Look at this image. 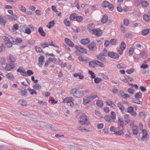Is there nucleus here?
I'll return each instance as SVG.
<instances>
[{
	"instance_id": "nucleus-1",
	"label": "nucleus",
	"mask_w": 150,
	"mask_h": 150,
	"mask_svg": "<svg viewBox=\"0 0 150 150\" xmlns=\"http://www.w3.org/2000/svg\"><path fill=\"white\" fill-rule=\"evenodd\" d=\"M79 122L81 124L83 125H88L89 123L88 117L85 114H83L80 116Z\"/></svg>"
},
{
	"instance_id": "nucleus-2",
	"label": "nucleus",
	"mask_w": 150,
	"mask_h": 150,
	"mask_svg": "<svg viewBox=\"0 0 150 150\" xmlns=\"http://www.w3.org/2000/svg\"><path fill=\"white\" fill-rule=\"evenodd\" d=\"M102 5L103 7L106 8L108 7L109 9L112 10L113 9V5L110 4L108 1H104L102 3Z\"/></svg>"
},
{
	"instance_id": "nucleus-3",
	"label": "nucleus",
	"mask_w": 150,
	"mask_h": 150,
	"mask_svg": "<svg viewBox=\"0 0 150 150\" xmlns=\"http://www.w3.org/2000/svg\"><path fill=\"white\" fill-rule=\"evenodd\" d=\"M108 55L109 57L114 59H117L119 57L118 54L113 52H109L108 53Z\"/></svg>"
},
{
	"instance_id": "nucleus-4",
	"label": "nucleus",
	"mask_w": 150,
	"mask_h": 150,
	"mask_svg": "<svg viewBox=\"0 0 150 150\" xmlns=\"http://www.w3.org/2000/svg\"><path fill=\"white\" fill-rule=\"evenodd\" d=\"M132 126V130L133 134L135 135L137 134L139 130L137 126L133 123L130 124V126L131 127Z\"/></svg>"
},
{
	"instance_id": "nucleus-5",
	"label": "nucleus",
	"mask_w": 150,
	"mask_h": 150,
	"mask_svg": "<svg viewBox=\"0 0 150 150\" xmlns=\"http://www.w3.org/2000/svg\"><path fill=\"white\" fill-rule=\"evenodd\" d=\"M6 23V18L4 16L0 15V24L5 26Z\"/></svg>"
},
{
	"instance_id": "nucleus-6",
	"label": "nucleus",
	"mask_w": 150,
	"mask_h": 150,
	"mask_svg": "<svg viewBox=\"0 0 150 150\" xmlns=\"http://www.w3.org/2000/svg\"><path fill=\"white\" fill-rule=\"evenodd\" d=\"M93 33L95 35L98 37L101 35L102 31L99 29H96L93 30Z\"/></svg>"
},
{
	"instance_id": "nucleus-7",
	"label": "nucleus",
	"mask_w": 150,
	"mask_h": 150,
	"mask_svg": "<svg viewBox=\"0 0 150 150\" xmlns=\"http://www.w3.org/2000/svg\"><path fill=\"white\" fill-rule=\"evenodd\" d=\"M88 48L91 50L94 51L96 49V45L95 43L91 42L88 45Z\"/></svg>"
},
{
	"instance_id": "nucleus-8",
	"label": "nucleus",
	"mask_w": 150,
	"mask_h": 150,
	"mask_svg": "<svg viewBox=\"0 0 150 150\" xmlns=\"http://www.w3.org/2000/svg\"><path fill=\"white\" fill-rule=\"evenodd\" d=\"M14 67V64L10 63L6 64L5 67V69L9 71L11 69H13Z\"/></svg>"
},
{
	"instance_id": "nucleus-9",
	"label": "nucleus",
	"mask_w": 150,
	"mask_h": 150,
	"mask_svg": "<svg viewBox=\"0 0 150 150\" xmlns=\"http://www.w3.org/2000/svg\"><path fill=\"white\" fill-rule=\"evenodd\" d=\"M64 41L70 47H73L74 44L70 40L67 38H65L64 39Z\"/></svg>"
},
{
	"instance_id": "nucleus-10",
	"label": "nucleus",
	"mask_w": 150,
	"mask_h": 150,
	"mask_svg": "<svg viewBox=\"0 0 150 150\" xmlns=\"http://www.w3.org/2000/svg\"><path fill=\"white\" fill-rule=\"evenodd\" d=\"M75 47L78 51L84 53H86L87 52L86 50L85 49L82 48L79 46H76Z\"/></svg>"
},
{
	"instance_id": "nucleus-11",
	"label": "nucleus",
	"mask_w": 150,
	"mask_h": 150,
	"mask_svg": "<svg viewBox=\"0 0 150 150\" xmlns=\"http://www.w3.org/2000/svg\"><path fill=\"white\" fill-rule=\"evenodd\" d=\"M44 60V57L43 56H41L39 58V67H42L41 65H42Z\"/></svg>"
},
{
	"instance_id": "nucleus-12",
	"label": "nucleus",
	"mask_w": 150,
	"mask_h": 150,
	"mask_svg": "<svg viewBox=\"0 0 150 150\" xmlns=\"http://www.w3.org/2000/svg\"><path fill=\"white\" fill-rule=\"evenodd\" d=\"M105 120L109 122H114V121L112 119L111 117L109 115H105L104 117Z\"/></svg>"
},
{
	"instance_id": "nucleus-13",
	"label": "nucleus",
	"mask_w": 150,
	"mask_h": 150,
	"mask_svg": "<svg viewBox=\"0 0 150 150\" xmlns=\"http://www.w3.org/2000/svg\"><path fill=\"white\" fill-rule=\"evenodd\" d=\"M20 92L21 93V95L22 96H26L28 95V93L26 90L25 89H21Z\"/></svg>"
},
{
	"instance_id": "nucleus-14",
	"label": "nucleus",
	"mask_w": 150,
	"mask_h": 150,
	"mask_svg": "<svg viewBox=\"0 0 150 150\" xmlns=\"http://www.w3.org/2000/svg\"><path fill=\"white\" fill-rule=\"evenodd\" d=\"M81 42L82 44L86 45L89 43L90 42V40L88 38L83 39L81 40Z\"/></svg>"
},
{
	"instance_id": "nucleus-15",
	"label": "nucleus",
	"mask_w": 150,
	"mask_h": 150,
	"mask_svg": "<svg viewBox=\"0 0 150 150\" xmlns=\"http://www.w3.org/2000/svg\"><path fill=\"white\" fill-rule=\"evenodd\" d=\"M74 100L73 98L71 97H70L65 98L63 100V102L64 103H69L71 102L72 101H74Z\"/></svg>"
},
{
	"instance_id": "nucleus-16",
	"label": "nucleus",
	"mask_w": 150,
	"mask_h": 150,
	"mask_svg": "<svg viewBox=\"0 0 150 150\" xmlns=\"http://www.w3.org/2000/svg\"><path fill=\"white\" fill-rule=\"evenodd\" d=\"M38 32L40 34L42 37H45L46 34L45 32L43 30V28L42 27H39L38 28Z\"/></svg>"
},
{
	"instance_id": "nucleus-17",
	"label": "nucleus",
	"mask_w": 150,
	"mask_h": 150,
	"mask_svg": "<svg viewBox=\"0 0 150 150\" xmlns=\"http://www.w3.org/2000/svg\"><path fill=\"white\" fill-rule=\"evenodd\" d=\"M108 17L106 15H103L101 19V22L103 23H106L108 21Z\"/></svg>"
},
{
	"instance_id": "nucleus-18",
	"label": "nucleus",
	"mask_w": 150,
	"mask_h": 150,
	"mask_svg": "<svg viewBox=\"0 0 150 150\" xmlns=\"http://www.w3.org/2000/svg\"><path fill=\"white\" fill-rule=\"evenodd\" d=\"M117 105L118 107L119 108L120 110L122 111L123 112L125 109L123 105L121 102H119L117 103Z\"/></svg>"
},
{
	"instance_id": "nucleus-19",
	"label": "nucleus",
	"mask_w": 150,
	"mask_h": 150,
	"mask_svg": "<svg viewBox=\"0 0 150 150\" xmlns=\"http://www.w3.org/2000/svg\"><path fill=\"white\" fill-rule=\"evenodd\" d=\"M105 56H103L101 53L97 56V59L101 61H105V59L104 58Z\"/></svg>"
},
{
	"instance_id": "nucleus-20",
	"label": "nucleus",
	"mask_w": 150,
	"mask_h": 150,
	"mask_svg": "<svg viewBox=\"0 0 150 150\" xmlns=\"http://www.w3.org/2000/svg\"><path fill=\"white\" fill-rule=\"evenodd\" d=\"M84 95L83 91H77L76 93V95L75 96V97L76 98H80L82 97Z\"/></svg>"
},
{
	"instance_id": "nucleus-21",
	"label": "nucleus",
	"mask_w": 150,
	"mask_h": 150,
	"mask_svg": "<svg viewBox=\"0 0 150 150\" xmlns=\"http://www.w3.org/2000/svg\"><path fill=\"white\" fill-rule=\"evenodd\" d=\"M149 31V28L145 29L142 30V34L145 36L148 34Z\"/></svg>"
},
{
	"instance_id": "nucleus-22",
	"label": "nucleus",
	"mask_w": 150,
	"mask_h": 150,
	"mask_svg": "<svg viewBox=\"0 0 150 150\" xmlns=\"http://www.w3.org/2000/svg\"><path fill=\"white\" fill-rule=\"evenodd\" d=\"M134 51V48L133 47H131L129 49L128 52L129 56H132Z\"/></svg>"
},
{
	"instance_id": "nucleus-23",
	"label": "nucleus",
	"mask_w": 150,
	"mask_h": 150,
	"mask_svg": "<svg viewBox=\"0 0 150 150\" xmlns=\"http://www.w3.org/2000/svg\"><path fill=\"white\" fill-rule=\"evenodd\" d=\"M77 89L76 88H74L72 89L71 91V94L73 96L75 97V96L76 95V93H77Z\"/></svg>"
},
{
	"instance_id": "nucleus-24",
	"label": "nucleus",
	"mask_w": 150,
	"mask_h": 150,
	"mask_svg": "<svg viewBox=\"0 0 150 150\" xmlns=\"http://www.w3.org/2000/svg\"><path fill=\"white\" fill-rule=\"evenodd\" d=\"M6 61V60L4 58L0 57V65L5 64Z\"/></svg>"
},
{
	"instance_id": "nucleus-25",
	"label": "nucleus",
	"mask_w": 150,
	"mask_h": 150,
	"mask_svg": "<svg viewBox=\"0 0 150 150\" xmlns=\"http://www.w3.org/2000/svg\"><path fill=\"white\" fill-rule=\"evenodd\" d=\"M118 125L121 127H123L124 125V121L122 118H120L118 120Z\"/></svg>"
},
{
	"instance_id": "nucleus-26",
	"label": "nucleus",
	"mask_w": 150,
	"mask_h": 150,
	"mask_svg": "<svg viewBox=\"0 0 150 150\" xmlns=\"http://www.w3.org/2000/svg\"><path fill=\"white\" fill-rule=\"evenodd\" d=\"M54 24V20H52L50 21L48 23V25H47V27L49 28H51Z\"/></svg>"
},
{
	"instance_id": "nucleus-27",
	"label": "nucleus",
	"mask_w": 150,
	"mask_h": 150,
	"mask_svg": "<svg viewBox=\"0 0 150 150\" xmlns=\"http://www.w3.org/2000/svg\"><path fill=\"white\" fill-rule=\"evenodd\" d=\"M28 91H29V92H30V93L31 95H33L34 94H35L36 95H37V93L36 92V91L33 89H31L30 88H28Z\"/></svg>"
},
{
	"instance_id": "nucleus-28",
	"label": "nucleus",
	"mask_w": 150,
	"mask_h": 150,
	"mask_svg": "<svg viewBox=\"0 0 150 150\" xmlns=\"http://www.w3.org/2000/svg\"><path fill=\"white\" fill-rule=\"evenodd\" d=\"M21 105H25L27 104V102L24 99H21L18 101Z\"/></svg>"
},
{
	"instance_id": "nucleus-29",
	"label": "nucleus",
	"mask_w": 150,
	"mask_h": 150,
	"mask_svg": "<svg viewBox=\"0 0 150 150\" xmlns=\"http://www.w3.org/2000/svg\"><path fill=\"white\" fill-rule=\"evenodd\" d=\"M83 17L80 16H77L76 17V21L79 22H81L83 20Z\"/></svg>"
},
{
	"instance_id": "nucleus-30",
	"label": "nucleus",
	"mask_w": 150,
	"mask_h": 150,
	"mask_svg": "<svg viewBox=\"0 0 150 150\" xmlns=\"http://www.w3.org/2000/svg\"><path fill=\"white\" fill-rule=\"evenodd\" d=\"M124 118L125 122L127 124L128 123L130 120L129 118V115L128 114H126L124 115Z\"/></svg>"
},
{
	"instance_id": "nucleus-31",
	"label": "nucleus",
	"mask_w": 150,
	"mask_h": 150,
	"mask_svg": "<svg viewBox=\"0 0 150 150\" xmlns=\"http://www.w3.org/2000/svg\"><path fill=\"white\" fill-rule=\"evenodd\" d=\"M142 4L143 6L144 7H146L148 6L149 5V3L147 1L144 0L143 1H142Z\"/></svg>"
},
{
	"instance_id": "nucleus-32",
	"label": "nucleus",
	"mask_w": 150,
	"mask_h": 150,
	"mask_svg": "<svg viewBox=\"0 0 150 150\" xmlns=\"http://www.w3.org/2000/svg\"><path fill=\"white\" fill-rule=\"evenodd\" d=\"M143 18L147 22H149L150 20L149 16L147 15H144Z\"/></svg>"
},
{
	"instance_id": "nucleus-33",
	"label": "nucleus",
	"mask_w": 150,
	"mask_h": 150,
	"mask_svg": "<svg viewBox=\"0 0 150 150\" xmlns=\"http://www.w3.org/2000/svg\"><path fill=\"white\" fill-rule=\"evenodd\" d=\"M127 112L129 113H132L134 110V108L132 106H130L127 108Z\"/></svg>"
},
{
	"instance_id": "nucleus-34",
	"label": "nucleus",
	"mask_w": 150,
	"mask_h": 150,
	"mask_svg": "<svg viewBox=\"0 0 150 150\" xmlns=\"http://www.w3.org/2000/svg\"><path fill=\"white\" fill-rule=\"evenodd\" d=\"M96 104L97 106L99 107L102 108L103 106V102L101 100H97L96 102Z\"/></svg>"
},
{
	"instance_id": "nucleus-35",
	"label": "nucleus",
	"mask_w": 150,
	"mask_h": 150,
	"mask_svg": "<svg viewBox=\"0 0 150 150\" xmlns=\"http://www.w3.org/2000/svg\"><path fill=\"white\" fill-rule=\"evenodd\" d=\"M94 25L93 24H91L90 25L88 28V30L90 31H92L93 32V30H94L95 29H94Z\"/></svg>"
},
{
	"instance_id": "nucleus-36",
	"label": "nucleus",
	"mask_w": 150,
	"mask_h": 150,
	"mask_svg": "<svg viewBox=\"0 0 150 150\" xmlns=\"http://www.w3.org/2000/svg\"><path fill=\"white\" fill-rule=\"evenodd\" d=\"M126 48V45L124 42H122L120 45V48L124 50Z\"/></svg>"
},
{
	"instance_id": "nucleus-37",
	"label": "nucleus",
	"mask_w": 150,
	"mask_h": 150,
	"mask_svg": "<svg viewBox=\"0 0 150 150\" xmlns=\"http://www.w3.org/2000/svg\"><path fill=\"white\" fill-rule=\"evenodd\" d=\"M33 87L34 89L36 90L40 89L42 88V87L40 85L37 84L33 85Z\"/></svg>"
},
{
	"instance_id": "nucleus-38",
	"label": "nucleus",
	"mask_w": 150,
	"mask_h": 150,
	"mask_svg": "<svg viewBox=\"0 0 150 150\" xmlns=\"http://www.w3.org/2000/svg\"><path fill=\"white\" fill-rule=\"evenodd\" d=\"M6 76L9 79H12L14 78L13 75L11 73H8L6 74Z\"/></svg>"
},
{
	"instance_id": "nucleus-39",
	"label": "nucleus",
	"mask_w": 150,
	"mask_h": 150,
	"mask_svg": "<svg viewBox=\"0 0 150 150\" xmlns=\"http://www.w3.org/2000/svg\"><path fill=\"white\" fill-rule=\"evenodd\" d=\"M8 13L10 14L11 16H12L11 17L12 18H13L15 19L17 18L16 15H14L13 13V11L11 10H9L8 11Z\"/></svg>"
},
{
	"instance_id": "nucleus-40",
	"label": "nucleus",
	"mask_w": 150,
	"mask_h": 150,
	"mask_svg": "<svg viewBox=\"0 0 150 150\" xmlns=\"http://www.w3.org/2000/svg\"><path fill=\"white\" fill-rule=\"evenodd\" d=\"M9 59L10 61L12 62H14L16 60V58L11 54H10L9 56Z\"/></svg>"
},
{
	"instance_id": "nucleus-41",
	"label": "nucleus",
	"mask_w": 150,
	"mask_h": 150,
	"mask_svg": "<svg viewBox=\"0 0 150 150\" xmlns=\"http://www.w3.org/2000/svg\"><path fill=\"white\" fill-rule=\"evenodd\" d=\"M111 115L110 116L111 117L112 119L115 121L116 119V114L113 111H112L111 112Z\"/></svg>"
},
{
	"instance_id": "nucleus-42",
	"label": "nucleus",
	"mask_w": 150,
	"mask_h": 150,
	"mask_svg": "<svg viewBox=\"0 0 150 150\" xmlns=\"http://www.w3.org/2000/svg\"><path fill=\"white\" fill-rule=\"evenodd\" d=\"M110 44L112 45H115L117 44V40L116 39H112L110 40Z\"/></svg>"
},
{
	"instance_id": "nucleus-43",
	"label": "nucleus",
	"mask_w": 150,
	"mask_h": 150,
	"mask_svg": "<svg viewBox=\"0 0 150 150\" xmlns=\"http://www.w3.org/2000/svg\"><path fill=\"white\" fill-rule=\"evenodd\" d=\"M97 96L95 94H92L88 96V98L90 99H93L94 98H97Z\"/></svg>"
},
{
	"instance_id": "nucleus-44",
	"label": "nucleus",
	"mask_w": 150,
	"mask_h": 150,
	"mask_svg": "<svg viewBox=\"0 0 150 150\" xmlns=\"http://www.w3.org/2000/svg\"><path fill=\"white\" fill-rule=\"evenodd\" d=\"M125 67V65L122 63L119 64L117 65V68L119 69L124 68Z\"/></svg>"
},
{
	"instance_id": "nucleus-45",
	"label": "nucleus",
	"mask_w": 150,
	"mask_h": 150,
	"mask_svg": "<svg viewBox=\"0 0 150 150\" xmlns=\"http://www.w3.org/2000/svg\"><path fill=\"white\" fill-rule=\"evenodd\" d=\"M90 99L88 98V97L84 99L83 100V104L84 105H86L88 103L90 102Z\"/></svg>"
},
{
	"instance_id": "nucleus-46",
	"label": "nucleus",
	"mask_w": 150,
	"mask_h": 150,
	"mask_svg": "<svg viewBox=\"0 0 150 150\" xmlns=\"http://www.w3.org/2000/svg\"><path fill=\"white\" fill-rule=\"evenodd\" d=\"M76 13H73L71 14L70 16V18L71 20H73L76 19Z\"/></svg>"
},
{
	"instance_id": "nucleus-47",
	"label": "nucleus",
	"mask_w": 150,
	"mask_h": 150,
	"mask_svg": "<svg viewBox=\"0 0 150 150\" xmlns=\"http://www.w3.org/2000/svg\"><path fill=\"white\" fill-rule=\"evenodd\" d=\"M64 23L67 26L69 27L70 26V22L67 19H66L64 20Z\"/></svg>"
},
{
	"instance_id": "nucleus-48",
	"label": "nucleus",
	"mask_w": 150,
	"mask_h": 150,
	"mask_svg": "<svg viewBox=\"0 0 150 150\" xmlns=\"http://www.w3.org/2000/svg\"><path fill=\"white\" fill-rule=\"evenodd\" d=\"M142 94L141 93L138 92L136 93L135 97L136 98L138 99V98H141L142 97Z\"/></svg>"
},
{
	"instance_id": "nucleus-49",
	"label": "nucleus",
	"mask_w": 150,
	"mask_h": 150,
	"mask_svg": "<svg viewBox=\"0 0 150 150\" xmlns=\"http://www.w3.org/2000/svg\"><path fill=\"white\" fill-rule=\"evenodd\" d=\"M35 49L36 51L38 52H42L43 51L42 49L39 47L36 46L35 47Z\"/></svg>"
},
{
	"instance_id": "nucleus-50",
	"label": "nucleus",
	"mask_w": 150,
	"mask_h": 150,
	"mask_svg": "<svg viewBox=\"0 0 150 150\" xmlns=\"http://www.w3.org/2000/svg\"><path fill=\"white\" fill-rule=\"evenodd\" d=\"M120 29L121 32L123 33H125L126 32V30L125 27L123 25H121L120 27Z\"/></svg>"
},
{
	"instance_id": "nucleus-51",
	"label": "nucleus",
	"mask_w": 150,
	"mask_h": 150,
	"mask_svg": "<svg viewBox=\"0 0 150 150\" xmlns=\"http://www.w3.org/2000/svg\"><path fill=\"white\" fill-rule=\"evenodd\" d=\"M25 31L24 33L28 34H30L31 33V31L29 27H26Z\"/></svg>"
},
{
	"instance_id": "nucleus-52",
	"label": "nucleus",
	"mask_w": 150,
	"mask_h": 150,
	"mask_svg": "<svg viewBox=\"0 0 150 150\" xmlns=\"http://www.w3.org/2000/svg\"><path fill=\"white\" fill-rule=\"evenodd\" d=\"M89 74L91 75V77L94 79L95 77V73L93 72L92 71L90 70H88Z\"/></svg>"
},
{
	"instance_id": "nucleus-53",
	"label": "nucleus",
	"mask_w": 150,
	"mask_h": 150,
	"mask_svg": "<svg viewBox=\"0 0 150 150\" xmlns=\"http://www.w3.org/2000/svg\"><path fill=\"white\" fill-rule=\"evenodd\" d=\"M96 64H97V63L96 62V61L95 62L91 61L89 62V65L90 66L94 67Z\"/></svg>"
},
{
	"instance_id": "nucleus-54",
	"label": "nucleus",
	"mask_w": 150,
	"mask_h": 150,
	"mask_svg": "<svg viewBox=\"0 0 150 150\" xmlns=\"http://www.w3.org/2000/svg\"><path fill=\"white\" fill-rule=\"evenodd\" d=\"M79 59L80 61L83 62L85 63H86L87 61L86 59H85L82 56H79L78 58Z\"/></svg>"
},
{
	"instance_id": "nucleus-55",
	"label": "nucleus",
	"mask_w": 150,
	"mask_h": 150,
	"mask_svg": "<svg viewBox=\"0 0 150 150\" xmlns=\"http://www.w3.org/2000/svg\"><path fill=\"white\" fill-rule=\"evenodd\" d=\"M40 45L43 48H45L48 47V44L44 42L41 43L40 44Z\"/></svg>"
},
{
	"instance_id": "nucleus-56",
	"label": "nucleus",
	"mask_w": 150,
	"mask_h": 150,
	"mask_svg": "<svg viewBox=\"0 0 150 150\" xmlns=\"http://www.w3.org/2000/svg\"><path fill=\"white\" fill-rule=\"evenodd\" d=\"M10 41L13 44H16V39L12 37L10 38Z\"/></svg>"
},
{
	"instance_id": "nucleus-57",
	"label": "nucleus",
	"mask_w": 150,
	"mask_h": 150,
	"mask_svg": "<svg viewBox=\"0 0 150 150\" xmlns=\"http://www.w3.org/2000/svg\"><path fill=\"white\" fill-rule=\"evenodd\" d=\"M47 44H48V45H49L52 46L54 47H56L57 48H59V47L57 45H56L53 44L52 41L49 42Z\"/></svg>"
},
{
	"instance_id": "nucleus-58",
	"label": "nucleus",
	"mask_w": 150,
	"mask_h": 150,
	"mask_svg": "<svg viewBox=\"0 0 150 150\" xmlns=\"http://www.w3.org/2000/svg\"><path fill=\"white\" fill-rule=\"evenodd\" d=\"M147 54L146 52L145 51L141 52L140 53V55L141 57L143 58L145 57Z\"/></svg>"
},
{
	"instance_id": "nucleus-59",
	"label": "nucleus",
	"mask_w": 150,
	"mask_h": 150,
	"mask_svg": "<svg viewBox=\"0 0 150 150\" xmlns=\"http://www.w3.org/2000/svg\"><path fill=\"white\" fill-rule=\"evenodd\" d=\"M124 24L126 26H128L129 24V21L127 19H125L123 20Z\"/></svg>"
},
{
	"instance_id": "nucleus-60",
	"label": "nucleus",
	"mask_w": 150,
	"mask_h": 150,
	"mask_svg": "<svg viewBox=\"0 0 150 150\" xmlns=\"http://www.w3.org/2000/svg\"><path fill=\"white\" fill-rule=\"evenodd\" d=\"M33 74V72L32 70H29L27 71V76H30L31 75Z\"/></svg>"
},
{
	"instance_id": "nucleus-61",
	"label": "nucleus",
	"mask_w": 150,
	"mask_h": 150,
	"mask_svg": "<svg viewBox=\"0 0 150 150\" xmlns=\"http://www.w3.org/2000/svg\"><path fill=\"white\" fill-rule=\"evenodd\" d=\"M142 132L143 133V137L144 138L146 137L147 134L146 131L145 129H143Z\"/></svg>"
},
{
	"instance_id": "nucleus-62",
	"label": "nucleus",
	"mask_w": 150,
	"mask_h": 150,
	"mask_svg": "<svg viewBox=\"0 0 150 150\" xmlns=\"http://www.w3.org/2000/svg\"><path fill=\"white\" fill-rule=\"evenodd\" d=\"M96 62L97 63V64H97L101 67H104V65L102 63L100 62L98 60H96Z\"/></svg>"
},
{
	"instance_id": "nucleus-63",
	"label": "nucleus",
	"mask_w": 150,
	"mask_h": 150,
	"mask_svg": "<svg viewBox=\"0 0 150 150\" xmlns=\"http://www.w3.org/2000/svg\"><path fill=\"white\" fill-rule=\"evenodd\" d=\"M3 38L5 43L6 42L10 41V38L6 36H4Z\"/></svg>"
},
{
	"instance_id": "nucleus-64",
	"label": "nucleus",
	"mask_w": 150,
	"mask_h": 150,
	"mask_svg": "<svg viewBox=\"0 0 150 150\" xmlns=\"http://www.w3.org/2000/svg\"><path fill=\"white\" fill-rule=\"evenodd\" d=\"M101 80V79L99 78H95L94 80L95 83H98Z\"/></svg>"
}]
</instances>
